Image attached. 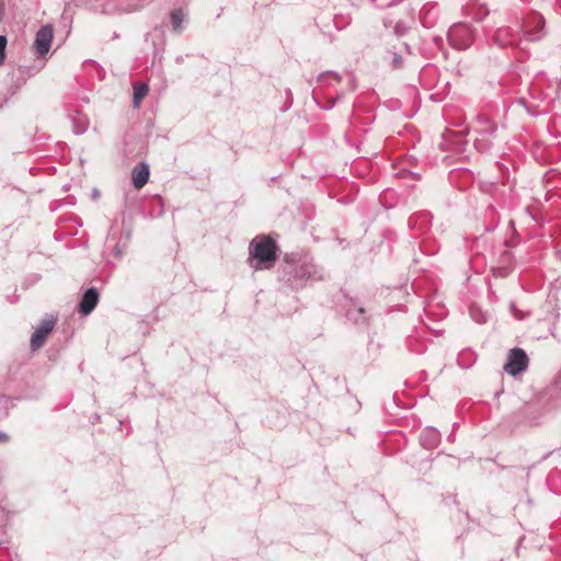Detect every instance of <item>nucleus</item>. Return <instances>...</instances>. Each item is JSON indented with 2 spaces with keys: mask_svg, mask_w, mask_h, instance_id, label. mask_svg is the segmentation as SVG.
I'll use <instances>...</instances> for the list:
<instances>
[{
  "mask_svg": "<svg viewBox=\"0 0 561 561\" xmlns=\"http://www.w3.org/2000/svg\"><path fill=\"white\" fill-rule=\"evenodd\" d=\"M279 280L294 290L304 288L308 280L322 278L321 270L311 261L286 256L278 271Z\"/></svg>",
  "mask_w": 561,
  "mask_h": 561,
  "instance_id": "1",
  "label": "nucleus"
},
{
  "mask_svg": "<svg viewBox=\"0 0 561 561\" xmlns=\"http://www.w3.org/2000/svg\"><path fill=\"white\" fill-rule=\"evenodd\" d=\"M276 242L270 237H257L250 242V266L254 270H268L276 262Z\"/></svg>",
  "mask_w": 561,
  "mask_h": 561,
  "instance_id": "2",
  "label": "nucleus"
},
{
  "mask_svg": "<svg viewBox=\"0 0 561 561\" xmlns=\"http://www.w3.org/2000/svg\"><path fill=\"white\" fill-rule=\"evenodd\" d=\"M496 131V125L484 115H478L472 127L473 144L478 151H488L492 146V139Z\"/></svg>",
  "mask_w": 561,
  "mask_h": 561,
  "instance_id": "3",
  "label": "nucleus"
},
{
  "mask_svg": "<svg viewBox=\"0 0 561 561\" xmlns=\"http://www.w3.org/2000/svg\"><path fill=\"white\" fill-rule=\"evenodd\" d=\"M520 33L519 41L533 43L541 41L547 32L545 28V19L539 13H530L518 23Z\"/></svg>",
  "mask_w": 561,
  "mask_h": 561,
  "instance_id": "4",
  "label": "nucleus"
},
{
  "mask_svg": "<svg viewBox=\"0 0 561 561\" xmlns=\"http://www.w3.org/2000/svg\"><path fill=\"white\" fill-rule=\"evenodd\" d=\"M476 32L470 24L456 23L448 32L449 44L459 50L469 48L474 39Z\"/></svg>",
  "mask_w": 561,
  "mask_h": 561,
  "instance_id": "5",
  "label": "nucleus"
},
{
  "mask_svg": "<svg viewBox=\"0 0 561 561\" xmlns=\"http://www.w3.org/2000/svg\"><path fill=\"white\" fill-rule=\"evenodd\" d=\"M520 33L518 28V23L516 27L512 26H501L496 28L493 34V43L501 48H514L519 46L523 41H519Z\"/></svg>",
  "mask_w": 561,
  "mask_h": 561,
  "instance_id": "6",
  "label": "nucleus"
},
{
  "mask_svg": "<svg viewBox=\"0 0 561 561\" xmlns=\"http://www.w3.org/2000/svg\"><path fill=\"white\" fill-rule=\"evenodd\" d=\"M54 38V27L50 24L43 25L36 33L33 44L34 53L37 58L45 57Z\"/></svg>",
  "mask_w": 561,
  "mask_h": 561,
  "instance_id": "7",
  "label": "nucleus"
},
{
  "mask_svg": "<svg viewBox=\"0 0 561 561\" xmlns=\"http://www.w3.org/2000/svg\"><path fill=\"white\" fill-rule=\"evenodd\" d=\"M528 357L524 350L513 348L508 355V360L504 365V370L511 375L516 376L527 368Z\"/></svg>",
  "mask_w": 561,
  "mask_h": 561,
  "instance_id": "8",
  "label": "nucleus"
},
{
  "mask_svg": "<svg viewBox=\"0 0 561 561\" xmlns=\"http://www.w3.org/2000/svg\"><path fill=\"white\" fill-rule=\"evenodd\" d=\"M56 319L54 317H47L41 322L31 337L32 350H38L44 345L47 335L53 331Z\"/></svg>",
  "mask_w": 561,
  "mask_h": 561,
  "instance_id": "9",
  "label": "nucleus"
},
{
  "mask_svg": "<svg viewBox=\"0 0 561 561\" xmlns=\"http://www.w3.org/2000/svg\"><path fill=\"white\" fill-rule=\"evenodd\" d=\"M99 301V293L94 287L85 290L83 294L78 310L81 314L87 316L93 311Z\"/></svg>",
  "mask_w": 561,
  "mask_h": 561,
  "instance_id": "10",
  "label": "nucleus"
},
{
  "mask_svg": "<svg viewBox=\"0 0 561 561\" xmlns=\"http://www.w3.org/2000/svg\"><path fill=\"white\" fill-rule=\"evenodd\" d=\"M420 443L428 450L436 448L440 443L439 431L432 426L425 427L420 434Z\"/></svg>",
  "mask_w": 561,
  "mask_h": 561,
  "instance_id": "11",
  "label": "nucleus"
},
{
  "mask_svg": "<svg viewBox=\"0 0 561 561\" xmlns=\"http://www.w3.org/2000/svg\"><path fill=\"white\" fill-rule=\"evenodd\" d=\"M150 175L149 165L141 162L138 167L134 168L131 172L133 185L136 188H141L148 182Z\"/></svg>",
  "mask_w": 561,
  "mask_h": 561,
  "instance_id": "12",
  "label": "nucleus"
},
{
  "mask_svg": "<svg viewBox=\"0 0 561 561\" xmlns=\"http://www.w3.org/2000/svg\"><path fill=\"white\" fill-rule=\"evenodd\" d=\"M383 61L392 69H400L403 66V57L401 51L396 49H388L383 54Z\"/></svg>",
  "mask_w": 561,
  "mask_h": 561,
  "instance_id": "13",
  "label": "nucleus"
},
{
  "mask_svg": "<svg viewBox=\"0 0 561 561\" xmlns=\"http://www.w3.org/2000/svg\"><path fill=\"white\" fill-rule=\"evenodd\" d=\"M134 89V106L138 107L140 105L141 100L147 95L148 93V85L146 83H136L133 87Z\"/></svg>",
  "mask_w": 561,
  "mask_h": 561,
  "instance_id": "14",
  "label": "nucleus"
},
{
  "mask_svg": "<svg viewBox=\"0 0 561 561\" xmlns=\"http://www.w3.org/2000/svg\"><path fill=\"white\" fill-rule=\"evenodd\" d=\"M346 317L356 323L364 322L366 320L365 309L363 307H357L354 305L353 307H350L347 309Z\"/></svg>",
  "mask_w": 561,
  "mask_h": 561,
  "instance_id": "15",
  "label": "nucleus"
},
{
  "mask_svg": "<svg viewBox=\"0 0 561 561\" xmlns=\"http://www.w3.org/2000/svg\"><path fill=\"white\" fill-rule=\"evenodd\" d=\"M185 14L183 10L175 9L171 12V23L172 28L174 32H181L182 31V24L184 22Z\"/></svg>",
  "mask_w": 561,
  "mask_h": 561,
  "instance_id": "16",
  "label": "nucleus"
},
{
  "mask_svg": "<svg viewBox=\"0 0 561 561\" xmlns=\"http://www.w3.org/2000/svg\"><path fill=\"white\" fill-rule=\"evenodd\" d=\"M471 318L478 323H484L488 320V316L476 307H470Z\"/></svg>",
  "mask_w": 561,
  "mask_h": 561,
  "instance_id": "17",
  "label": "nucleus"
},
{
  "mask_svg": "<svg viewBox=\"0 0 561 561\" xmlns=\"http://www.w3.org/2000/svg\"><path fill=\"white\" fill-rule=\"evenodd\" d=\"M408 30L409 27L402 21L397 22L393 26L394 34L398 36L404 35L408 32Z\"/></svg>",
  "mask_w": 561,
  "mask_h": 561,
  "instance_id": "18",
  "label": "nucleus"
},
{
  "mask_svg": "<svg viewBox=\"0 0 561 561\" xmlns=\"http://www.w3.org/2000/svg\"><path fill=\"white\" fill-rule=\"evenodd\" d=\"M328 77H333L335 81H340L341 80V77H340L339 73L333 72V71H327V72H323V73L318 76V82L324 83V81H325V79Z\"/></svg>",
  "mask_w": 561,
  "mask_h": 561,
  "instance_id": "19",
  "label": "nucleus"
},
{
  "mask_svg": "<svg viewBox=\"0 0 561 561\" xmlns=\"http://www.w3.org/2000/svg\"><path fill=\"white\" fill-rule=\"evenodd\" d=\"M5 46H7V37L0 35V65L3 64L5 58Z\"/></svg>",
  "mask_w": 561,
  "mask_h": 561,
  "instance_id": "20",
  "label": "nucleus"
},
{
  "mask_svg": "<svg viewBox=\"0 0 561 561\" xmlns=\"http://www.w3.org/2000/svg\"><path fill=\"white\" fill-rule=\"evenodd\" d=\"M377 8H386L391 5L392 0H371Z\"/></svg>",
  "mask_w": 561,
  "mask_h": 561,
  "instance_id": "21",
  "label": "nucleus"
},
{
  "mask_svg": "<svg viewBox=\"0 0 561 561\" xmlns=\"http://www.w3.org/2000/svg\"><path fill=\"white\" fill-rule=\"evenodd\" d=\"M9 440L10 436L7 433L0 431V443H8Z\"/></svg>",
  "mask_w": 561,
  "mask_h": 561,
  "instance_id": "22",
  "label": "nucleus"
},
{
  "mask_svg": "<svg viewBox=\"0 0 561 561\" xmlns=\"http://www.w3.org/2000/svg\"><path fill=\"white\" fill-rule=\"evenodd\" d=\"M87 127H88V123H84V124L82 125V127L75 128V133H76V134H78V135H79V134H82V133H84V131H85Z\"/></svg>",
  "mask_w": 561,
  "mask_h": 561,
  "instance_id": "23",
  "label": "nucleus"
},
{
  "mask_svg": "<svg viewBox=\"0 0 561 561\" xmlns=\"http://www.w3.org/2000/svg\"><path fill=\"white\" fill-rule=\"evenodd\" d=\"M488 14H489V11L485 10L483 12V14H479V16L476 18V21H482Z\"/></svg>",
  "mask_w": 561,
  "mask_h": 561,
  "instance_id": "24",
  "label": "nucleus"
},
{
  "mask_svg": "<svg viewBox=\"0 0 561 561\" xmlns=\"http://www.w3.org/2000/svg\"><path fill=\"white\" fill-rule=\"evenodd\" d=\"M335 101H336L335 99H331V100L329 101V106H328V107H325V110H330V108H332V107H333V105L335 104Z\"/></svg>",
  "mask_w": 561,
  "mask_h": 561,
  "instance_id": "25",
  "label": "nucleus"
},
{
  "mask_svg": "<svg viewBox=\"0 0 561 561\" xmlns=\"http://www.w3.org/2000/svg\"><path fill=\"white\" fill-rule=\"evenodd\" d=\"M350 85H351V89H352V90H355V89H356V83H355V80H354V79H351Z\"/></svg>",
  "mask_w": 561,
  "mask_h": 561,
  "instance_id": "26",
  "label": "nucleus"
},
{
  "mask_svg": "<svg viewBox=\"0 0 561 561\" xmlns=\"http://www.w3.org/2000/svg\"><path fill=\"white\" fill-rule=\"evenodd\" d=\"M122 253H123V251H122V250H119V249L116 247V248H115V254H116V256H121V255H122Z\"/></svg>",
  "mask_w": 561,
  "mask_h": 561,
  "instance_id": "27",
  "label": "nucleus"
},
{
  "mask_svg": "<svg viewBox=\"0 0 561 561\" xmlns=\"http://www.w3.org/2000/svg\"><path fill=\"white\" fill-rule=\"evenodd\" d=\"M385 26H386V27H389V26H390V23H388L387 21H385Z\"/></svg>",
  "mask_w": 561,
  "mask_h": 561,
  "instance_id": "28",
  "label": "nucleus"
},
{
  "mask_svg": "<svg viewBox=\"0 0 561 561\" xmlns=\"http://www.w3.org/2000/svg\"><path fill=\"white\" fill-rule=\"evenodd\" d=\"M402 46H403L404 49H407V50L409 49L407 44H403Z\"/></svg>",
  "mask_w": 561,
  "mask_h": 561,
  "instance_id": "29",
  "label": "nucleus"
}]
</instances>
